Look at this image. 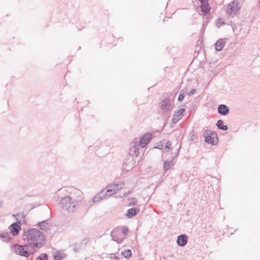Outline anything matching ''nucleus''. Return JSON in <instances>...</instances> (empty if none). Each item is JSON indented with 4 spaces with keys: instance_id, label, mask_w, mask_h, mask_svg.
Here are the masks:
<instances>
[{
    "instance_id": "1",
    "label": "nucleus",
    "mask_w": 260,
    "mask_h": 260,
    "mask_svg": "<svg viewBox=\"0 0 260 260\" xmlns=\"http://www.w3.org/2000/svg\"><path fill=\"white\" fill-rule=\"evenodd\" d=\"M23 239L34 248H40L45 242V235L39 230L31 228L24 230Z\"/></svg>"
},
{
    "instance_id": "2",
    "label": "nucleus",
    "mask_w": 260,
    "mask_h": 260,
    "mask_svg": "<svg viewBox=\"0 0 260 260\" xmlns=\"http://www.w3.org/2000/svg\"><path fill=\"white\" fill-rule=\"evenodd\" d=\"M79 201L76 200L70 196L61 197L59 201V206L62 209L68 212H74L77 209Z\"/></svg>"
},
{
    "instance_id": "3",
    "label": "nucleus",
    "mask_w": 260,
    "mask_h": 260,
    "mask_svg": "<svg viewBox=\"0 0 260 260\" xmlns=\"http://www.w3.org/2000/svg\"><path fill=\"white\" fill-rule=\"evenodd\" d=\"M12 250L17 255L27 257L35 253V249L28 245L14 244L11 247Z\"/></svg>"
},
{
    "instance_id": "4",
    "label": "nucleus",
    "mask_w": 260,
    "mask_h": 260,
    "mask_svg": "<svg viewBox=\"0 0 260 260\" xmlns=\"http://www.w3.org/2000/svg\"><path fill=\"white\" fill-rule=\"evenodd\" d=\"M37 225L42 231H44L46 235L52 237L57 232L58 228L56 225L50 223L48 220L39 222Z\"/></svg>"
},
{
    "instance_id": "5",
    "label": "nucleus",
    "mask_w": 260,
    "mask_h": 260,
    "mask_svg": "<svg viewBox=\"0 0 260 260\" xmlns=\"http://www.w3.org/2000/svg\"><path fill=\"white\" fill-rule=\"evenodd\" d=\"M203 136L207 143L211 144L213 146L217 144L218 140L217 135L215 132L206 129L203 132Z\"/></svg>"
},
{
    "instance_id": "6",
    "label": "nucleus",
    "mask_w": 260,
    "mask_h": 260,
    "mask_svg": "<svg viewBox=\"0 0 260 260\" xmlns=\"http://www.w3.org/2000/svg\"><path fill=\"white\" fill-rule=\"evenodd\" d=\"M240 9L238 1H234L230 3L226 8V13L228 15L234 17Z\"/></svg>"
},
{
    "instance_id": "7",
    "label": "nucleus",
    "mask_w": 260,
    "mask_h": 260,
    "mask_svg": "<svg viewBox=\"0 0 260 260\" xmlns=\"http://www.w3.org/2000/svg\"><path fill=\"white\" fill-rule=\"evenodd\" d=\"M135 161L134 159V157L131 155H127L125 158L122 169L126 172L131 171L135 166Z\"/></svg>"
},
{
    "instance_id": "8",
    "label": "nucleus",
    "mask_w": 260,
    "mask_h": 260,
    "mask_svg": "<svg viewBox=\"0 0 260 260\" xmlns=\"http://www.w3.org/2000/svg\"><path fill=\"white\" fill-rule=\"evenodd\" d=\"M151 139L152 134L150 133H147L143 135L139 140L135 139V141L138 142V144L140 145L141 148H143L149 143Z\"/></svg>"
},
{
    "instance_id": "9",
    "label": "nucleus",
    "mask_w": 260,
    "mask_h": 260,
    "mask_svg": "<svg viewBox=\"0 0 260 260\" xmlns=\"http://www.w3.org/2000/svg\"><path fill=\"white\" fill-rule=\"evenodd\" d=\"M160 109L164 112L170 111L172 108V102L169 98H165L160 103Z\"/></svg>"
},
{
    "instance_id": "10",
    "label": "nucleus",
    "mask_w": 260,
    "mask_h": 260,
    "mask_svg": "<svg viewBox=\"0 0 260 260\" xmlns=\"http://www.w3.org/2000/svg\"><path fill=\"white\" fill-rule=\"evenodd\" d=\"M110 235L112 240L116 242L117 243H121L124 239V237L121 235V232L118 229H114L111 232Z\"/></svg>"
},
{
    "instance_id": "11",
    "label": "nucleus",
    "mask_w": 260,
    "mask_h": 260,
    "mask_svg": "<svg viewBox=\"0 0 260 260\" xmlns=\"http://www.w3.org/2000/svg\"><path fill=\"white\" fill-rule=\"evenodd\" d=\"M89 240L90 239L89 238H85L83 239L79 244H75L74 251L76 253H78L82 249H84Z\"/></svg>"
},
{
    "instance_id": "12",
    "label": "nucleus",
    "mask_w": 260,
    "mask_h": 260,
    "mask_svg": "<svg viewBox=\"0 0 260 260\" xmlns=\"http://www.w3.org/2000/svg\"><path fill=\"white\" fill-rule=\"evenodd\" d=\"M106 195H107L104 190L101 191L100 193L95 196L91 200L88 202L89 206L91 207L93 205L94 203H96L101 200L106 198Z\"/></svg>"
},
{
    "instance_id": "13",
    "label": "nucleus",
    "mask_w": 260,
    "mask_h": 260,
    "mask_svg": "<svg viewBox=\"0 0 260 260\" xmlns=\"http://www.w3.org/2000/svg\"><path fill=\"white\" fill-rule=\"evenodd\" d=\"M139 147L140 146L138 144V142L136 141H133L131 144L129 154L128 155H131L132 156H133V155H135V156L137 157L139 154Z\"/></svg>"
},
{
    "instance_id": "14",
    "label": "nucleus",
    "mask_w": 260,
    "mask_h": 260,
    "mask_svg": "<svg viewBox=\"0 0 260 260\" xmlns=\"http://www.w3.org/2000/svg\"><path fill=\"white\" fill-rule=\"evenodd\" d=\"M201 2L200 8L202 12L206 16L209 13L210 7L209 6L208 0H199Z\"/></svg>"
},
{
    "instance_id": "15",
    "label": "nucleus",
    "mask_w": 260,
    "mask_h": 260,
    "mask_svg": "<svg viewBox=\"0 0 260 260\" xmlns=\"http://www.w3.org/2000/svg\"><path fill=\"white\" fill-rule=\"evenodd\" d=\"M218 113L221 115H227L230 112L229 108L225 105L220 104L217 108Z\"/></svg>"
},
{
    "instance_id": "16",
    "label": "nucleus",
    "mask_w": 260,
    "mask_h": 260,
    "mask_svg": "<svg viewBox=\"0 0 260 260\" xmlns=\"http://www.w3.org/2000/svg\"><path fill=\"white\" fill-rule=\"evenodd\" d=\"M188 237L185 234H181L178 236L177 239V244L179 246H184L187 243Z\"/></svg>"
},
{
    "instance_id": "17",
    "label": "nucleus",
    "mask_w": 260,
    "mask_h": 260,
    "mask_svg": "<svg viewBox=\"0 0 260 260\" xmlns=\"http://www.w3.org/2000/svg\"><path fill=\"white\" fill-rule=\"evenodd\" d=\"M185 111V109L180 108L179 110L174 114L172 122L176 123L182 118V114Z\"/></svg>"
},
{
    "instance_id": "18",
    "label": "nucleus",
    "mask_w": 260,
    "mask_h": 260,
    "mask_svg": "<svg viewBox=\"0 0 260 260\" xmlns=\"http://www.w3.org/2000/svg\"><path fill=\"white\" fill-rule=\"evenodd\" d=\"M10 229L11 230V233L13 236H16L19 233L21 230V227L19 225V223L14 222L10 226Z\"/></svg>"
},
{
    "instance_id": "19",
    "label": "nucleus",
    "mask_w": 260,
    "mask_h": 260,
    "mask_svg": "<svg viewBox=\"0 0 260 260\" xmlns=\"http://www.w3.org/2000/svg\"><path fill=\"white\" fill-rule=\"evenodd\" d=\"M140 209L137 208H132L129 209L127 211V213L126 214V216H127L128 218H132L134 216H135L137 215V214L139 212Z\"/></svg>"
},
{
    "instance_id": "20",
    "label": "nucleus",
    "mask_w": 260,
    "mask_h": 260,
    "mask_svg": "<svg viewBox=\"0 0 260 260\" xmlns=\"http://www.w3.org/2000/svg\"><path fill=\"white\" fill-rule=\"evenodd\" d=\"M225 44V41L223 39H219L214 44L215 49L217 51H220L222 50Z\"/></svg>"
},
{
    "instance_id": "21",
    "label": "nucleus",
    "mask_w": 260,
    "mask_h": 260,
    "mask_svg": "<svg viewBox=\"0 0 260 260\" xmlns=\"http://www.w3.org/2000/svg\"><path fill=\"white\" fill-rule=\"evenodd\" d=\"M0 238L3 242H8L11 239L8 233H0Z\"/></svg>"
},
{
    "instance_id": "22",
    "label": "nucleus",
    "mask_w": 260,
    "mask_h": 260,
    "mask_svg": "<svg viewBox=\"0 0 260 260\" xmlns=\"http://www.w3.org/2000/svg\"><path fill=\"white\" fill-rule=\"evenodd\" d=\"M173 163L172 160H166L164 163V170L166 172L170 169L171 166Z\"/></svg>"
},
{
    "instance_id": "23",
    "label": "nucleus",
    "mask_w": 260,
    "mask_h": 260,
    "mask_svg": "<svg viewBox=\"0 0 260 260\" xmlns=\"http://www.w3.org/2000/svg\"><path fill=\"white\" fill-rule=\"evenodd\" d=\"M123 186L124 183L122 181H120L119 183L111 184V187H113V189H115L116 191L121 189L123 188Z\"/></svg>"
},
{
    "instance_id": "24",
    "label": "nucleus",
    "mask_w": 260,
    "mask_h": 260,
    "mask_svg": "<svg viewBox=\"0 0 260 260\" xmlns=\"http://www.w3.org/2000/svg\"><path fill=\"white\" fill-rule=\"evenodd\" d=\"M121 254L125 258H128L131 257L132 256V251L131 249H127L124 251H122Z\"/></svg>"
},
{
    "instance_id": "25",
    "label": "nucleus",
    "mask_w": 260,
    "mask_h": 260,
    "mask_svg": "<svg viewBox=\"0 0 260 260\" xmlns=\"http://www.w3.org/2000/svg\"><path fill=\"white\" fill-rule=\"evenodd\" d=\"M13 216L15 218L16 220L17 221V222L20 223L21 221L19 220L20 218H23V215L21 213H18L16 214H14Z\"/></svg>"
},
{
    "instance_id": "26",
    "label": "nucleus",
    "mask_w": 260,
    "mask_h": 260,
    "mask_svg": "<svg viewBox=\"0 0 260 260\" xmlns=\"http://www.w3.org/2000/svg\"><path fill=\"white\" fill-rule=\"evenodd\" d=\"M37 260H48V255L46 253L41 254L37 257Z\"/></svg>"
},
{
    "instance_id": "27",
    "label": "nucleus",
    "mask_w": 260,
    "mask_h": 260,
    "mask_svg": "<svg viewBox=\"0 0 260 260\" xmlns=\"http://www.w3.org/2000/svg\"><path fill=\"white\" fill-rule=\"evenodd\" d=\"M179 153V149H177L175 152L172 153L171 154V159L172 161L178 156V154Z\"/></svg>"
},
{
    "instance_id": "28",
    "label": "nucleus",
    "mask_w": 260,
    "mask_h": 260,
    "mask_svg": "<svg viewBox=\"0 0 260 260\" xmlns=\"http://www.w3.org/2000/svg\"><path fill=\"white\" fill-rule=\"evenodd\" d=\"M105 192L107 193V195H106V196L110 197L112 194L115 193H114V191H113V190H111V188H110L109 186L107 187V189L105 191Z\"/></svg>"
},
{
    "instance_id": "29",
    "label": "nucleus",
    "mask_w": 260,
    "mask_h": 260,
    "mask_svg": "<svg viewBox=\"0 0 260 260\" xmlns=\"http://www.w3.org/2000/svg\"><path fill=\"white\" fill-rule=\"evenodd\" d=\"M130 202L128 203V206L135 205L137 203V200L135 198H132L131 200L128 199Z\"/></svg>"
},
{
    "instance_id": "30",
    "label": "nucleus",
    "mask_w": 260,
    "mask_h": 260,
    "mask_svg": "<svg viewBox=\"0 0 260 260\" xmlns=\"http://www.w3.org/2000/svg\"><path fill=\"white\" fill-rule=\"evenodd\" d=\"M223 121L221 119H219L217 121V122L216 123V125L218 127V129H220V127L222 126L223 125Z\"/></svg>"
},
{
    "instance_id": "31",
    "label": "nucleus",
    "mask_w": 260,
    "mask_h": 260,
    "mask_svg": "<svg viewBox=\"0 0 260 260\" xmlns=\"http://www.w3.org/2000/svg\"><path fill=\"white\" fill-rule=\"evenodd\" d=\"M171 145H172V142L171 141H168L166 143V144L165 145V149H167V152L169 151V150L170 149V147H171Z\"/></svg>"
},
{
    "instance_id": "32",
    "label": "nucleus",
    "mask_w": 260,
    "mask_h": 260,
    "mask_svg": "<svg viewBox=\"0 0 260 260\" xmlns=\"http://www.w3.org/2000/svg\"><path fill=\"white\" fill-rule=\"evenodd\" d=\"M120 232H121V234H122L123 236H125L127 235V234L128 232V231L127 228L123 227L122 229V231H120Z\"/></svg>"
},
{
    "instance_id": "33",
    "label": "nucleus",
    "mask_w": 260,
    "mask_h": 260,
    "mask_svg": "<svg viewBox=\"0 0 260 260\" xmlns=\"http://www.w3.org/2000/svg\"><path fill=\"white\" fill-rule=\"evenodd\" d=\"M62 256L59 254H56L54 255V260H62Z\"/></svg>"
},
{
    "instance_id": "34",
    "label": "nucleus",
    "mask_w": 260,
    "mask_h": 260,
    "mask_svg": "<svg viewBox=\"0 0 260 260\" xmlns=\"http://www.w3.org/2000/svg\"><path fill=\"white\" fill-rule=\"evenodd\" d=\"M184 98V93L181 92L178 96V101L179 102H181L183 100Z\"/></svg>"
},
{
    "instance_id": "35",
    "label": "nucleus",
    "mask_w": 260,
    "mask_h": 260,
    "mask_svg": "<svg viewBox=\"0 0 260 260\" xmlns=\"http://www.w3.org/2000/svg\"><path fill=\"white\" fill-rule=\"evenodd\" d=\"M221 18H219L218 19V22H217V26H218V27H219L221 25H223V24H224V23L223 22H221Z\"/></svg>"
},
{
    "instance_id": "36",
    "label": "nucleus",
    "mask_w": 260,
    "mask_h": 260,
    "mask_svg": "<svg viewBox=\"0 0 260 260\" xmlns=\"http://www.w3.org/2000/svg\"><path fill=\"white\" fill-rule=\"evenodd\" d=\"M162 147H163V145L161 143V142H160L159 143H158L157 144V146L154 147V148H157V149L161 150L162 149Z\"/></svg>"
},
{
    "instance_id": "37",
    "label": "nucleus",
    "mask_w": 260,
    "mask_h": 260,
    "mask_svg": "<svg viewBox=\"0 0 260 260\" xmlns=\"http://www.w3.org/2000/svg\"><path fill=\"white\" fill-rule=\"evenodd\" d=\"M196 92V89H192L188 93V94L189 96H190V95H191L194 94Z\"/></svg>"
},
{
    "instance_id": "38",
    "label": "nucleus",
    "mask_w": 260,
    "mask_h": 260,
    "mask_svg": "<svg viewBox=\"0 0 260 260\" xmlns=\"http://www.w3.org/2000/svg\"><path fill=\"white\" fill-rule=\"evenodd\" d=\"M220 129L223 131H226L228 129V125H223L222 126L220 127Z\"/></svg>"
},
{
    "instance_id": "39",
    "label": "nucleus",
    "mask_w": 260,
    "mask_h": 260,
    "mask_svg": "<svg viewBox=\"0 0 260 260\" xmlns=\"http://www.w3.org/2000/svg\"><path fill=\"white\" fill-rule=\"evenodd\" d=\"M131 192V191H128V192H124L123 196L120 197V198H122L123 197H126Z\"/></svg>"
},
{
    "instance_id": "40",
    "label": "nucleus",
    "mask_w": 260,
    "mask_h": 260,
    "mask_svg": "<svg viewBox=\"0 0 260 260\" xmlns=\"http://www.w3.org/2000/svg\"><path fill=\"white\" fill-rule=\"evenodd\" d=\"M110 188H111V190H113V191H114V193H116V190L115 189H113V187H111V185L109 186Z\"/></svg>"
},
{
    "instance_id": "41",
    "label": "nucleus",
    "mask_w": 260,
    "mask_h": 260,
    "mask_svg": "<svg viewBox=\"0 0 260 260\" xmlns=\"http://www.w3.org/2000/svg\"><path fill=\"white\" fill-rule=\"evenodd\" d=\"M41 204H35V206H33V208L34 207H38V206H39Z\"/></svg>"
},
{
    "instance_id": "42",
    "label": "nucleus",
    "mask_w": 260,
    "mask_h": 260,
    "mask_svg": "<svg viewBox=\"0 0 260 260\" xmlns=\"http://www.w3.org/2000/svg\"><path fill=\"white\" fill-rule=\"evenodd\" d=\"M258 6L259 8H260V0L258 2Z\"/></svg>"
},
{
    "instance_id": "43",
    "label": "nucleus",
    "mask_w": 260,
    "mask_h": 260,
    "mask_svg": "<svg viewBox=\"0 0 260 260\" xmlns=\"http://www.w3.org/2000/svg\"><path fill=\"white\" fill-rule=\"evenodd\" d=\"M1 205H2V202H0V207L1 206Z\"/></svg>"
}]
</instances>
